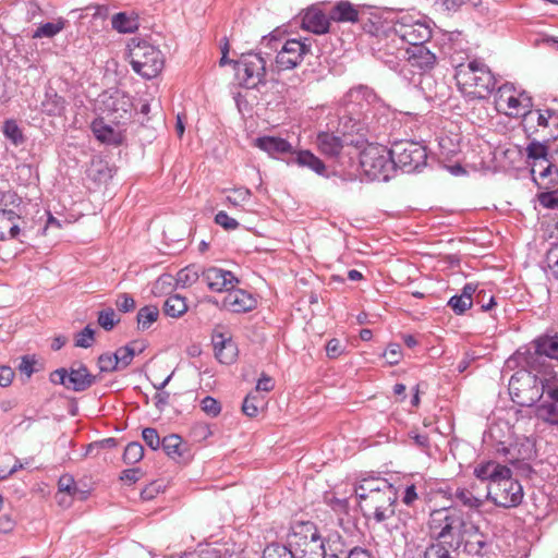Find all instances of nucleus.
<instances>
[{
  "mask_svg": "<svg viewBox=\"0 0 558 558\" xmlns=\"http://www.w3.org/2000/svg\"><path fill=\"white\" fill-rule=\"evenodd\" d=\"M473 474L477 480L488 482L486 498L495 506L510 509L522 504L523 487L507 465L494 460L482 461L474 466Z\"/></svg>",
  "mask_w": 558,
  "mask_h": 558,
  "instance_id": "obj_1",
  "label": "nucleus"
},
{
  "mask_svg": "<svg viewBox=\"0 0 558 558\" xmlns=\"http://www.w3.org/2000/svg\"><path fill=\"white\" fill-rule=\"evenodd\" d=\"M428 529L430 536L445 544L452 550L462 544H477L483 546L478 527L465 520L463 513L457 509H437L429 514Z\"/></svg>",
  "mask_w": 558,
  "mask_h": 558,
  "instance_id": "obj_2",
  "label": "nucleus"
},
{
  "mask_svg": "<svg viewBox=\"0 0 558 558\" xmlns=\"http://www.w3.org/2000/svg\"><path fill=\"white\" fill-rule=\"evenodd\" d=\"M359 507L364 517L384 523L395 517L397 492L383 478H364L355 487Z\"/></svg>",
  "mask_w": 558,
  "mask_h": 558,
  "instance_id": "obj_3",
  "label": "nucleus"
},
{
  "mask_svg": "<svg viewBox=\"0 0 558 558\" xmlns=\"http://www.w3.org/2000/svg\"><path fill=\"white\" fill-rule=\"evenodd\" d=\"M454 80L459 90L471 99H484L493 92L496 80L490 69L474 59L456 66Z\"/></svg>",
  "mask_w": 558,
  "mask_h": 558,
  "instance_id": "obj_4",
  "label": "nucleus"
},
{
  "mask_svg": "<svg viewBox=\"0 0 558 558\" xmlns=\"http://www.w3.org/2000/svg\"><path fill=\"white\" fill-rule=\"evenodd\" d=\"M129 60L135 73L150 80L159 75L165 66L162 52L154 45L132 38L128 45Z\"/></svg>",
  "mask_w": 558,
  "mask_h": 558,
  "instance_id": "obj_5",
  "label": "nucleus"
},
{
  "mask_svg": "<svg viewBox=\"0 0 558 558\" xmlns=\"http://www.w3.org/2000/svg\"><path fill=\"white\" fill-rule=\"evenodd\" d=\"M494 105L498 113L509 118H524V120L533 107L529 94L517 88L512 83H505L497 88Z\"/></svg>",
  "mask_w": 558,
  "mask_h": 558,
  "instance_id": "obj_6",
  "label": "nucleus"
},
{
  "mask_svg": "<svg viewBox=\"0 0 558 558\" xmlns=\"http://www.w3.org/2000/svg\"><path fill=\"white\" fill-rule=\"evenodd\" d=\"M360 165L365 175L373 181H387L395 171L391 149L379 144H371L361 151Z\"/></svg>",
  "mask_w": 558,
  "mask_h": 558,
  "instance_id": "obj_7",
  "label": "nucleus"
},
{
  "mask_svg": "<svg viewBox=\"0 0 558 558\" xmlns=\"http://www.w3.org/2000/svg\"><path fill=\"white\" fill-rule=\"evenodd\" d=\"M294 558H325L324 542L313 523H300L289 538Z\"/></svg>",
  "mask_w": 558,
  "mask_h": 558,
  "instance_id": "obj_8",
  "label": "nucleus"
},
{
  "mask_svg": "<svg viewBox=\"0 0 558 558\" xmlns=\"http://www.w3.org/2000/svg\"><path fill=\"white\" fill-rule=\"evenodd\" d=\"M546 392L545 383L538 384L530 373H515L509 380V393L520 407H531Z\"/></svg>",
  "mask_w": 558,
  "mask_h": 558,
  "instance_id": "obj_9",
  "label": "nucleus"
},
{
  "mask_svg": "<svg viewBox=\"0 0 558 558\" xmlns=\"http://www.w3.org/2000/svg\"><path fill=\"white\" fill-rule=\"evenodd\" d=\"M21 198L13 191H0V241L15 239L21 232V216L15 211Z\"/></svg>",
  "mask_w": 558,
  "mask_h": 558,
  "instance_id": "obj_10",
  "label": "nucleus"
},
{
  "mask_svg": "<svg viewBox=\"0 0 558 558\" xmlns=\"http://www.w3.org/2000/svg\"><path fill=\"white\" fill-rule=\"evenodd\" d=\"M391 156L395 168L399 167L404 172H413L425 166L427 159L426 148L413 141H401L395 143L391 148Z\"/></svg>",
  "mask_w": 558,
  "mask_h": 558,
  "instance_id": "obj_11",
  "label": "nucleus"
},
{
  "mask_svg": "<svg viewBox=\"0 0 558 558\" xmlns=\"http://www.w3.org/2000/svg\"><path fill=\"white\" fill-rule=\"evenodd\" d=\"M235 72L243 86L254 88L265 80L266 61L258 53L244 54L235 62Z\"/></svg>",
  "mask_w": 558,
  "mask_h": 558,
  "instance_id": "obj_12",
  "label": "nucleus"
},
{
  "mask_svg": "<svg viewBox=\"0 0 558 558\" xmlns=\"http://www.w3.org/2000/svg\"><path fill=\"white\" fill-rule=\"evenodd\" d=\"M524 122L527 130L534 128L533 132H541L546 141L558 138V112L553 109H531Z\"/></svg>",
  "mask_w": 558,
  "mask_h": 558,
  "instance_id": "obj_13",
  "label": "nucleus"
},
{
  "mask_svg": "<svg viewBox=\"0 0 558 558\" xmlns=\"http://www.w3.org/2000/svg\"><path fill=\"white\" fill-rule=\"evenodd\" d=\"M393 31L410 47L424 45L432 37V29L425 23L412 21L409 17H402L398 21Z\"/></svg>",
  "mask_w": 558,
  "mask_h": 558,
  "instance_id": "obj_14",
  "label": "nucleus"
},
{
  "mask_svg": "<svg viewBox=\"0 0 558 558\" xmlns=\"http://www.w3.org/2000/svg\"><path fill=\"white\" fill-rule=\"evenodd\" d=\"M311 46L299 39L287 40L276 56L278 70H291L296 68L304 56L310 53Z\"/></svg>",
  "mask_w": 558,
  "mask_h": 558,
  "instance_id": "obj_15",
  "label": "nucleus"
},
{
  "mask_svg": "<svg viewBox=\"0 0 558 558\" xmlns=\"http://www.w3.org/2000/svg\"><path fill=\"white\" fill-rule=\"evenodd\" d=\"M203 280L213 292H228L239 284V279L230 270L209 267L202 274Z\"/></svg>",
  "mask_w": 558,
  "mask_h": 558,
  "instance_id": "obj_16",
  "label": "nucleus"
},
{
  "mask_svg": "<svg viewBox=\"0 0 558 558\" xmlns=\"http://www.w3.org/2000/svg\"><path fill=\"white\" fill-rule=\"evenodd\" d=\"M256 305L257 300L251 293L233 288L227 292L221 306L228 312L240 314L253 311Z\"/></svg>",
  "mask_w": 558,
  "mask_h": 558,
  "instance_id": "obj_17",
  "label": "nucleus"
},
{
  "mask_svg": "<svg viewBox=\"0 0 558 558\" xmlns=\"http://www.w3.org/2000/svg\"><path fill=\"white\" fill-rule=\"evenodd\" d=\"M330 15L328 16L318 7L307 8L301 16V27L316 35H323L329 32Z\"/></svg>",
  "mask_w": 558,
  "mask_h": 558,
  "instance_id": "obj_18",
  "label": "nucleus"
},
{
  "mask_svg": "<svg viewBox=\"0 0 558 558\" xmlns=\"http://www.w3.org/2000/svg\"><path fill=\"white\" fill-rule=\"evenodd\" d=\"M546 393L551 399L536 409V417L550 425H558V386L549 379L545 380Z\"/></svg>",
  "mask_w": 558,
  "mask_h": 558,
  "instance_id": "obj_19",
  "label": "nucleus"
},
{
  "mask_svg": "<svg viewBox=\"0 0 558 558\" xmlns=\"http://www.w3.org/2000/svg\"><path fill=\"white\" fill-rule=\"evenodd\" d=\"M405 60L410 66L421 72H427L434 69L437 62L435 53L424 45H416L405 49Z\"/></svg>",
  "mask_w": 558,
  "mask_h": 558,
  "instance_id": "obj_20",
  "label": "nucleus"
},
{
  "mask_svg": "<svg viewBox=\"0 0 558 558\" xmlns=\"http://www.w3.org/2000/svg\"><path fill=\"white\" fill-rule=\"evenodd\" d=\"M213 345L216 359L226 365L234 363L238 359L239 350L236 343L231 337L223 333L213 336Z\"/></svg>",
  "mask_w": 558,
  "mask_h": 558,
  "instance_id": "obj_21",
  "label": "nucleus"
},
{
  "mask_svg": "<svg viewBox=\"0 0 558 558\" xmlns=\"http://www.w3.org/2000/svg\"><path fill=\"white\" fill-rule=\"evenodd\" d=\"M531 172L541 189L549 190L557 184L558 170L548 159L533 161Z\"/></svg>",
  "mask_w": 558,
  "mask_h": 558,
  "instance_id": "obj_22",
  "label": "nucleus"
},
{
  "mask_svg": "<svg viewBox=\"0 0 558 558\" xmlns=\"http://www.w3.org/2000/svg\"><path fill=\"white\" fill-rule=\"evenodd\" d=\"M68 375L66 389L77 392L88 389L96 379V377L89 373L88 368L78 362L70 366Z\"/></svg>",
  "mask_w": 558,
  "mask_h": 558,
  "instance_id": "obj_23",
  "label": "nucleus"
},
{
  "mask_svg": "<svg viewBox=\"0 0 558 558\" xmlns=\"http://www.w3.org/2000/svg\"><path fill=\"white\" fill-rule=\"evenodd\" d=\"M316 148L326 157H338L343 147V140L331 132H319L316 136Z\"/></svg>",
  "mask_w": 558,
  "mask_h": 558,
  "instance_id": "obj_24",
  "label": "nucleus"
},
{
  "mask_svg": "<svg viewBox=\"0 0 558 558\" xmlns=\"http://www.w3.org/2000/svg\"><path fill=\"white\" fill-rule=\"evenodd\" d=\"M453 496L458 502L469 509L481 508L487 499L486 495L477 492V485L475 483H471L469 486L458 487Z\"/></svg>",
  "mask_w": 558,
  "mask_h": 558,
  "instance_id": "obj_25",
  "label": "nucleus"
},
{
  "mask_svg": "<svg viewBox=\"0 0 558 558\" xmlns=\"http://www.w3.org/2000/svg\"><path fill=\"white\" fill-rule=\"evenodd\" d=\"M254 146L275 157L279 154L292 153V145L284 138L278 136H260L254 141Z\"/></svg>",
  "mask_w": 558,
  "mask_h": 558,
  "instance_id": "obj_26",
  "label": "nucleus"
},
{
  "mask_svg": "<svg viewBox=\"0 0 558 558\" xmlns=\"http://www.w3.org/2000/svg\"><path fill=\"white\" fill-rule=\"evenodd\" d=\"M330 19L338 23H356L359 10L350 1L342 0L337 2L330 11Z\"/></svg>",
  "mask_w": 558,
  "mask_h": 558,
  "instance_id": "obj_27",
  "label": "nucleus"
},
{
  "mask_svg": "<svg viewBox=\"0 0 558 558\" xmlns=\"http://www.w3.org/2000/svg\"><path fill=\"white\" fill-rule=\"evenodd\" d=\"M477 286L474 283H466L460 295H453L448 301V306L457 314L461 315L465 313L473 304V294L475 293Z\"/></svg>",
  "mask_w": 558,
  "mask_h": 558,
  "instance_id": "obj_28",
  "label": "nucleus"
},
{
  "mask_svg": "<svg viewBox=\"0 0 558 558\" xmlns=\"http://www.w3.org/2000/svg\"><path fill=\"white\" fill-rule=\"evenodd\" d=\"M162 449L166 454L175 460L181 461L184 459V454L186 451V445L182 440V438L177 434H171L166 436L162 441Z\"/></svg>",
  "mask_w": 558,
  "mask_h": 558,
  "instance_id": "obj_29",
  "label": "nucleus"
},
{
  "mask_svg": "<svg viewBox=\"0 0 558 558\" xmlns=\"http://www.w3.org/2000/svg\"><path fill=\"white\" fill-rule=\"evenodd\" d=\"M92 130L94 135L101 143L107 144H120L121 135L116 132L113 128L106 124L104 120L97 119L92 123Z\"/></svg>",
  "mask_w": 558,
  "mask_h": 558,
  "instance_id": "obj_30",
  "label": "nucleus"
},
{
  "mask_svg": "<svg viewBox=\"0 0 558 558\" xmlns=\"http://www.w3.org/2000/svg\"><path fill=\"white\" fill-rule=\"evenodd\" d=\"M113 29L119 33H134L138 29L140 23L136 15H129L124 12L117 13L111 19Z\"/></svg>",
  "mask_w": 558,
  "mask_h": 558,
  "instance_id": "obj_31",
  "label": "nucleus"
},
{
  "mask_svg": "<svg viewBox=\"0 0 558 558\" xmlns=\"http://www.w3.org/2000/svg\"><path fill=\"white\" fill-rule=\"evenodd\" d=\"M295 161L299 166L307 167L318 174H323L326 170V166L323 160L307 149L299 150L296 153Z\"/></svg>",
  "mask_w": 558,
  "mask_h": 558,
  "instance_id": "obj_32",
  "label": "nucleus"
},
{
  "mask_svg": "<svg viewBox=\"0 0 558 558\" xmlns=\"http://www.w3.org/2000/svg\"><path fill=\"white\" fill-rule=\"evenodd\" d=\"M187 311V304L184 298L179 294L169 296L163 304V313L172 318H179Z\"/></svg>",
  "mask_w": 558,
  "mask_h": 558,
  "instance_id": "obj_33",
  "label": "nucleus"
},
{
  "mask_svg": "<svg viewBox=\"0 0 558 558\" xmlns=\"http://www.w3.org/2000/svg\"><path fill=\"white\" fill-rule=\"evenodd\" d=\"M536 353L558 360V337H544L535 341Z\"/></svg>",
  "mask_w": 558,
  "mask_h": 558,
  "instance_id": "obj_34",
  "label": "nucleus"
},
{
  "mask_svg": "<svg viewBox=\"0 0 558 558\" xmlns=\"http://www.w3.org/2000/svg\"><path fill=\"white\" fill-rule=\"evenodd\" d=\"M65 26L63 19H58L54 22H49L37 27L33 34V38H51L59 34Z\"/></svg>",
  "mask_w": 558,
  "mask_h": 558,
  "instance_id": "obj_35",
  "label": "nucleus"
},
{
  "mask_svg": "<svg viewBox=\"0 0 558 558\" xmlns=\"http://www.w3.org/2000/svg\"><path fill=\"white\" fill-rule=\"evenodd\" d=\"M159 317V310L155 305H146L137 313V324L141 329H147Z\"/></svg>",
  "mask_w": 558,
  "mask_h": 558,
  "instance_id": "obj_36",
  "label": "nucleus"
},
{
  "mask_svg": "<svg viewBox=\"0 0 558 558\" xmlns=\"http://www.w3.org/2000/svg\"><path fill=\"white\" fill-rule=\"evenodd\" d=\"M4 136L12 142L13 145L17 146L24 143L25 137L23 131L17 125L15 120H7L2 128Z\"/></svg>",
  "mask_w": 558,
  "mask_h": 558,
  "instance_id": "obj_37",
  "label": "nucleus"
},
{
  "mask_svg": "<svg viewBox=\"0 0 558 558\" xmlns=\"http://www.w3.org/2000/svg\"><path fill=\"white\" fill-rule=\"evenodd\" d=\"M109 111L113 113H119L120 111L126 113L130 111V100L129 98L120 95L119 92H116L111 95L106 104Z\"/></svg>",
  "mask_w": 558,
  "mask_h": 558,
  "instance_id": "obj_38",
  "label": "nucleus"
},
{
  "mask_svg": "<svg viewBox=\"0 0 558 558\" xmlns=\"http://www.w3.org/2000/svg\"><path fill=\"white\" fill-rule=\"evenodd\" d=\"M252 193L246 187H236L229 191L226 202L234 207L242 206L250 201Z\"/></svg>",
  "mask_w": 558,
  "mask_h": 558,
  "instance_id": "obj_39",
  "label": "nucleus"
},
{
  "mask_svg": "<svg viewBox=\"0 0 558 558\" xmlns=\"http://www.w3.org/2000/svg\"><path fill=\"white\" fill-rule=\"evenodd\" d=\"M144 457V448L140 442H130L123 453V461L126 464H134L141 461Z\"/></svg>",
  "mask_w": 558,
  "mask_h": 558,
  "instance_id": "obj_40",
  "label": "nucleus"
},
{
  "mask_svg": "<svg viewBox=\"0 0 558 558\" xmlns=\"http://www.w3.org/2000/svg\"><path fill=\"white\" fill-rule=\"evenodd\" d=\"M263 558H294V556L290 546L270 544L265 548Z\"/></svg>",
  "mask_w": 558,
  "mask_h": 558,
  "instance_id": "obj_41",
  "label": "nucleus"
},
{
  "mask_svg": "<svg viewBox=\"0 0 558 558\" xmlns=\"http://www.w3.org/2000/svg\"><path fill=\"white\" fill-rule=\"evenodd\" d=\"M99 326L105 330H111L120 322V318L112 308H106L98 313L97 319Z\"/></svg>",
  "mask_w": 558,
  "mask_h": 558,
  "instance_id": "obj_42",
  "label": "nucleus"
},
{
  "mask_svg": "<svg viewBox=\"0 0 558 558\" xmlns=\"http://www.w3.org/2000/svg\"><path fill=\"white\" fill-rule=\"evenodd\" d=\"M263 400L255 393H248L242 404V411L250 417H255L258 414Z\"/></svg>",
  "mask_w": 558,
  "mask_h": 558,
  "instance_id": "obj_43",
  "label": "nucleus"
},
{
  "mask_svg": "<svg viewBox=\"0 0 558 558\" xmlns=\"http://www.w3.org/2000/svg\"><path fill=\"white\" fill-rule=\"evenodd\" d=\"M198 271L194 267H185L177 274V283L182 288L190 287L198 280Z\"/></svg>",
  "mask_w": 558,
  "mask_h": 558,
  "instance_id": "obj_44",
  "label": "nucleus"
},
{
  "mask_svg": "<svg viewBox=\"0 0 558 558\" xmlns=\"http://www.w3.org/2000/svg\"><path fill=\"white\" fill-rule=\"evenodd\" d=\"M59 496L66 494L69 497H74L78 493V488L74 478L70 475H62L58 481Z\"/></svg>",
  "mask_w": 558,
  "mask_h": 558,
  "instance_id": "obj_45",
  "label": "nucleus"
},
{
  "mask_svg": "<svg viewBox=\"0 0 558 558\" xmlns=\"http://www.w3.org/2000/svg\"><path fill=\"white\" fill-rule=\"evenodd\" d=\"M116 360L118 361L119 368H125L135 356V345H125L119 348L116 352Z\"/></svg>",
  "mask_w": 558,
  "mask_h": 558,
  "instance_id": "obj_46",
  "label": "nucleus"
},
{
  "mask_svg": "<svg viewBox=\"0 0 558 558\" xmlns=\"http://www.w3.org/2000/svg\"><path fill=\"white\" fill-rule=\"evenodd\" d=\"M526 154L533 161H541V159H548V147L547 145L539 142H532L526 147Z\"/></svg>",
  "mask_w": 558,
  "mask_h": 558,
  "instance_id": "obj_47",
  "label": "nucleus"
},
{
  "mask_svg": "<svg viewBox=\"0 0 558 558\" xmlns=\"http://www.w3.org/2000/svg\"><path fill=\"white\" fill-rule=\"evenodd\" d=\"M171 378V375H169L163 381H161L160 384H154V387L157 389V392L155 393L154 396V402H155V405L159 409V410H162L167 404H168V401H169V392H166L163 391L162 389L166 387V385L169 383Z\"/></svg>",
  "mask_w": 558,
  "mask_h": 558,
  "instance_id": "obj_48",
  "label": "nucleus"
},
{
  "mask_svg": "<svg viewBox=\"0 0 558 558\" xmlns=\"http://www.w3.org/2000/svg\"><path fill=\"white\" fill-rule=\"evenodd\" d=\"M95 330L90 326H86L75 336V345L80 348H90L95 341Z\"/></svg>",
  "mask_w": 558,
  "mask_h": 558,
  "instance_id": "obj_49",
  "label": "nucleus"
},
{
  "mask_svg": "<svg viewBox=\"0 0 558 558\" xmlns=\"http://www.w3.org/2000/svg\"><path fill=\"white\" fill-rule=\"evenodd\" d=\"M450 550L451 548L437 542L425 550V558H451Z\"/></svg>",
  "mask_w": 558,
  "mask_h": 558,
  "instance_id": "obj_50",
  "label": "nucleus"
},
{
  "mask_svg": "<svg viewBox=\"0 0 558 558\" xmlns=\"http://www.w3.org/2000/svg\"><path fill=\"white\" fill-rule=\"evenodd\" d=\"M215 222L222 227L227 231L235 230L239 228L240 223L236 219L230 217L226 211L220 210L215 216Z\"/></svg>",
  "mask_w": 558,
  "mask_h": 558,
  "instance_id": "obj_51",
  "label": "nucleus"
},
{
  "mask_svg": "<svg viewBox=\"0 0 558 558\" xmlns=\"http://www.w3.org/2000/svg\"><path fill=\"white\" fill-rule=\"evenodd\" d=\"M172 288V277L170 275L160 276L153 286V294L160 296Z\"/></svg>",
  "mask_w": 558,
  "mask_h": 558,
  "instance_id": "obj_52",
  "label": "nucleus"
},
{
  "mask_svg": "<svg viewBox=\"0 0 558 558\" xmlns=\"http://www.w3.org/2000/svg\"><path fill=\"white\" fill-rule=\"evenodd\" d=\"M201 405L202 410L211 417L218 416L221 412L220 403L211 397H205L202 400Z\"/></svg>",
  "mask_w": 558,
  "mask_h": 558,
  "instance_id": "obj_53",
  "label": "nucleus"
},
{
  "mask_svg": "<svg viewBox=\"0 0 558 558\" xmlns=\"http://www.w3.org/2000/svg\"><path fill=\"white\" fill-rule=\"evenodd\" d=\"M182 558H222L220 550L211 547L206 546L205 548L198 549L193 553L185 554Z\"/></svg>",
  "mask_w": 558,
  "mask_h": 558,
  "instance_id": "obj_54",
  "label": "nucleus"
},
{
  "mask_svg": "<svg viewBox=\"0 0 558 558\" xmlns=\"http://www.w3.org/2000/svg\"><path fill=\"white\" fill-rule=\"evenodd\" d=\"M142 436L146 445L153 450H157L161 444L160 437L155 428L147 427L142 432Z\"/></svg>",
  "mask_w": 558,
  "mask_h": 558,
  "instance_id": "obj_55",
  "label": "nucleus"
},
{
  "mask_svg": "<svg viewBox=\"0 0 558 558\" xmlns=\"http://www.w3.org/2000/svg\"><path fill=\"white\" fill-rule=\"evenodd\" d=\"M547 267L558 279V242L551 245L546 254Z\"/></svg>",
  "mask_w": 558,
  "mask_h": 558,
  "instance_id": "obj_56",
  "label": "nucleus"
},
{
  "mask_svg": "<svg viewBox=\"0 0 558 558\" xmlns=\"http://www.w3.org/2000/svg\"><path fill=\"white\" fill-rule=\"evenodd\" d=\"M116 306L120 312L128 313L135 310V300L128 293H121L118 295Z\"/></svg>",
  "mask_w": 558,
  "mask_h": 558,
  "instance_id": "obj_57",
  "label": "nucleus"
},
{
  "mask_svg": "<svg viewBox=\"0 0 558 558\" xmlns=\"http://www.w3.org/2000/svg\"><path fill=\"white\" fill-rule=\"evenodd\" d=\"M98 366L101 372H113L119 368L114 354H102L98 357Z\"/></svg>",
  "mask_w": 558,
  "mask_h": 558,
  "instance_id": "obj_58",
  "label": "nucleus"
},
{
  "mask_svg": "<svg viewBox=\"0 0 558 558\" xmlns=\"http://www.w3.org/2000/svg\"><path fill=\"white\" fill-rule=\"evenodd\" d=\"M384 356L390 365H396L402 357L401 347L397 343L389 344Z\"/></svg>",
  "mask_w": 558,
  "mask_h": 558,
  "instance_id": "obj_59",
  "label": "nucleus"
},
{
  "mask_svg": "<svg viewBox=\"0 0 558 558\" xmlns=\"http://www.w3.org/2000/svg\"><path fill=\"white\" fill-rule=\"evenodd\" d=\"M538 199L546 208H558V191L544 192L539 194Z\"/></svg>",
  "mask_w": 558,
  "mask_h": 558,
  "instance_id": "obj_60",
  "label": "nucleus"
},
{
  "mask_svg": "<svg viewBox=\"0 0 558 558\" xmlns=\"http://www.w3.org/2000/svg\"><path fill=\"white\" fill-rule=\"evenodd\" d=\"M464 3V0H436L435 5L442 12L457 11Z\"/></svg>",
  "mask_w": 558,
  "mask_h": 558,
  "instance_id": "obj_61",
  "label": "nucleus"
},
{
  "mask_svg": "<svg viewBox=\"0 0 558 558\" xmlns=\"http://www.w3.org/2000/svg\"><path fill=\"white\" fill-rule=\"evenodd\" d=\"M343 352V347L341 345V342L333 338L330 339L326 344V353L328 357L330 359H337L340 356Z\"/></svg>",
  "mask_w": 558,
  "mask_h": 558,
  "instance_id": "obj_62",
  "label": "nucleus"
},
{
  "mask_svg": "<svg viewBox=\"0 0 558 558\" xmlns=\"http://www.w3.org/2000/svg\"><path fill=\"white\" fill-rule=\"evenodd\" d=\"M274 387H275L274 379L270 376L263 374L260 376V378L257 380L256 392H259V391L269 392L274 389Z\"/></svg>",
  "mask_w": 558,
  "mask_h": 558,
  "instance_id": "obj_63",
  "label": "nucleus"
},
{
  "mask_svg": "<svg viewBox=\"0 0 558 558\" xmlns=\"http://www.w3.org/2000/svg\"><path fill=\"white\" fill-rule=\"evenodd\" d=\"M34 365H35V360L33 357H29L27 355L23 356L22 361L19 365V371L22 374H25L27 377H31L33 375V373L35 372Z\"/></svg>",
  "mask_w": 558,
  "mask_h": 558,
  "instance_id": "obj_64",
  "label": "nucleus"
}]
</instances>
